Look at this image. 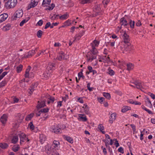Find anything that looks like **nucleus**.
Instances as JSON below:
<instances>
[{
    "label": "nucleus",
    "instance_id": "obj_64",
    "mask_svg": "<svg viewBox=\"0 0 155 155\" xmlns=\"http://www.w3.org/2000/svg\"><path fill=\"white\" fill-rule=\"evenodd\" d=\"M114 72L112 70H110L109 71V74L111 75L114 74Z\"/></svg>",
    "mask_w": 155,
    "mask_h": 155
},
{
    "label": "nucleus",
    "instance_id": "obj_5",
    "mask_svg": "<svg viewBox=\"0 0 155 155\" xmlns=\"http://www.w3.org/2000/svg\"><path fill=\"white\" fill-rule=\"evenodd\" d=\"M23 15V11L21 9L18 10L15 12L14 18H19L22 17Z\"/></svg>",
    "mask_w": 155,
    "mask_h": 155
},
{
    "label": "nucleus",
    "instance_id": "obj_61",
    "mask_svg": "<svg viewBox=\"0 0 155 155\" xmlns=\"http://www.w3.org/2000/svg\"><path fill=\"white\" fill-rule=\"evenodd\" d=\"M133 104H134L136 105H141V103L139 102H138L137 101H134Z\"/></svg>",
    "mask_w": 155,
    "mask_h": 155
},
{
    "label": "nucleus",
    "instance_id": "obj_13",
    "mask_svg": "<svg viewBox=\"0 0 155 155\" xmlns=\"http://www.w3.org/2000/svg\"><path fill=\"white\" fill-rule=\"evenodd\" d=\"M117 114L115 113L112 114L110 117V120H109L110 123L112 124L113 122L116 119V117Z\"/></svg>",
    "mask_w": 155,
    "mask_h": 155
},
{
    "label": "nucleus",
    "instance_id": "obj_59",
    "mask_svg": "<svg viewBox=\"0 0 155 155\" xmlns=\"http://www.w3.org/2000/svg\"><path fill=\"white\" fill-rule=\"evenodd\" d=\"M50 25L51 23L50 22H47L45 25V29L47 28H48L50 27Z\"/></svg>",
    "mask_w": 155,
    "mask_h": 155
},
{
    "label": "nucleus",
    "instance_id": "obj_39",
    "mask_svg": "<svg viewBox=\"0 0 155 155\" xmlns=\"http://www.w3.org/2000/svg\"><path fill=\"white\" fill-rule=\"evenodd\" d=\"M28 126L31 130H33L34 129L35 126L33 124L32 122H31L28 124Z\"/></svg>",
    "mask_w": 155,
    "mask_h": 155
},
{
    "label": "nucleus",
    "instance_id": "obj_58",
    "mask_svg": "<svg viewBox=\"0 0 155 155\" xmlns=\"http://www.w3.org/2000/svg\"><path fill=\"white\" fill-rule=\"evenodd\" d=\"M93 43L95 44V46H97L99 44V42L97 41L96 40H94L93 41Z\"/></svg>",
    "mask_w": 155,
    "mask_h": 155
},
{
    "label": "nucleus",
    "instance_id": "obj_6",
    "mask_svg": "<svg viewBox=\"0 0 155 155\" xmlns=\"http://www.w3.org/2000/svg\"><path fill=\"white\" fill-rule=\"evenodd\" d=\"M52 131L55 134H58L59 133H61V132H60L61 129L58 128L57 126L53 125L51 127Z\"/></svg>",
    "mask_w": 155,
    "mask_h": 155
},
{
    "label": "nucleus",
    "instance_id": "obj_35",
    "mask_svg": "<svg viewBox=\"0 0 155 155\" xmlns=\"http://www.w3.org/2000/svg\"><path fill=\"white\" fill-rule=\"evenodd\" d=\"M45 136L42 134L40 135V141L41 143H43L44 141L45 140Z\"/></svg>",
    "mask_w": 155,
    "mask_h": 155
},
{
    "label": "nucleus",
    "instance_id": "obj_50",
    "mask_svg": "<svg viewBox=\"0 0 155 155\" xmlns=\"http://www.w3.org/2000/svg\"><path fill=\"white\" fill-rule=\"evenodd\" d=\"M91 0H81V3L82 4H84L87 3H90Z\"/></svg>",
    "mask_w": 155,
    "mask_h": 155
},
{
    "label": "nucleus",
    "instance_id": "obj_22",
    "mask_svg": "<svg viewBox=\"0 0 155 155\" xmlns=\"http://www.w3.org/2000/svg\"><path fill=\"white\" fill-rule=\"evenodd\" d=\"M83 33H80L76 35L74 37V40H79L81 37L83 35Z\"/></svg>",
    "mask_w": 155,
    "mask_h": 155
},
{
    "label": "nucleus",
    "instance_id": "obj_57",
    "mask_svg": "<svg viewBox=\"0 0 155 155\" xmlns=\"http://www.w3.org/2000/svg\"><path fill=\"white\" fill-rule=\"evenodd\" d=\"M118 151L122 153H124V150L122 147H120L118 150Z\"/></svg>",
    "mask_w": 155,
    "mask_h": 155
},
{
    "label": "nucleus",
    "instance_id": "obj_63",
    "mask_svg": "<svg viewBox=\"0 0 155 155\" xmlns=\"http://www.w3.org/2000/svg\"><path fill=\"white\" fill-rule=\"evenodd\" d=\"M62 101H60L58 102V105L57 106V107H60L62 105Z\"/></svg>",
    "mask_w": 155,
    "mask_h": 155
},
{
    "label": "nucleus",
    "instance_id": "obj_45",
    "mask_svg": "<svg viewBox=\"0 0 155 155\" xmlns=\"http://www.w3.org/2000/svg\"><path fill=\"white\" fill-rule=\"evenodd\" d=\"M28 19H24L20 23L19 25L20 26H22L24 23L27 22L28 20Z\"/></svg>",
    "mask_w": 155,
    "mask_h": 155
},
{
    "label": "nucleus",
    "instance_id": "obj_18",
    "mask_svg": "<svg viewBox=\"0 0 155 155\" xmlns=\"http://www.w3.org/2000/svg\"><path fill=\"white\" fill-rule=\"evenodd\" d=\"M125 19L124 17H123L120 20V24L122 27V26L125 27L126 25V20Z\"/></svg>",
    "mask_w": 155,
    "mask_h": 155
},
{
    "label": "nucleus",
    "instance_id": "obj_29",
    "mask_svg": "<svg viewBox=\"0 0 155 155\" xmlns=\"http://www.w3.org/2000/svg\"><path fill=\"white\" fill-rule=\"evenodd\" d=\"M3 70L2 69H0V74L2 72ZM7 72H3L1 75H0V81L2 79L3 77L7 74Z\"/></svg>",
    "mask_w": 155,
    "mask_h": 155
},
{
    "label": "nucleus",
    "instance_id": "obj_10",
    "mask_svg": "<svg viewBox=\"0 0 155 155\" xmlns=\"http://www.w3.org/2000/svg\"><path fill=\"white\" fill-rule=\"evenodd\" d=\"M37 48H36L35 50H32L30 51L28 53V54L25 56V58H28L31 57L33 55L35 52V51L37 50Z\"/></svg>",
    "mask_w": 155,
    "mask_h": 155
},
{
    "label": "nucleus",
    "instance_id": "obj_37",
    "mask_svg": "<svg viewBox=\"0 0 155 155\" xmlns=\"http://www.w3.org/2000/svg\"><path fill=\"white\" fill-rule=\"evenodd\" d=\"M141 107L143 109L147 111L149 114H152V111L149 109H147L144 105H142Z\"/></svg>",
    "mask_w": 155,
    "mask_h": 155
},
{
    "label": "nucleus",
    "instance_id": "obj_49",
    "mask_svg": "<svg viewBox=\"0 0 155 155\" xmlns=\"http://www.w3.org/2000/svg\"><path fill=\"white\" fill-rule=\"evenodd\" d=\"M50 95H49V94H47L45 96H44L43 97L42 100H44L45 101H46V100L45 99H47V100H48V98L49 97H50Z\"/></svg>",
    "mask_w": 155,
    "mask_h": 155
},
{
    "label": "nucleus",
    "instance_id": "obj_60",
    "mask_svg": "<svg viewBox=\"0 0 155 155\" xmlns=\"http://www.w3.org/2000/svg\"><path fill=\"white\" fill-rule=\"evenodd\" d=\"M121 111L123 113H125L126 112V106H124L122 107Z\"/></svg>",
    "mask_w": 155,
    "mask_h": 155
},
{
    "label": "nucleus",
    "instance_id": "obj_43",
    "mask_svg": "<svg viewBox=\"0 0 155 155\" xmlns=\"http://www.w3.org/2000/svg\"><path fill=\"white\" fill-rule=\"evenodd\" d=\"M55 7V5L53 3H52L51 5V6H48V8H46V10H52Z\"/></svg>",
    "mask_w": 155,
    "mask_h": 155
},
{
    "label": "nucleus",
    "instance_id": "obj_2",
    "mask_svg": "<svg viewBox=\"0 0 155 155\" xmlns=\"http://www.w3.org/2000/svg\"><path fill=\"white\" fill-rule=\"evenodd\" d=\"M130 41L129 36L127 35V51L132 53L134 50V47L131 45Z\"/></svg>",
    "mask_w": 155,
    "mask_h": 155
},
{
    "label": "nucleus",
    "instance_id": "obj_44",
    "mask_svg": "<svg viewBox=\"0 0 155 155\" xmlns=\"http://www.w3.org/2000/svg\"><path fill=\"white\" fill-rule=\"evenodd\" d=\"M7 82L5 80L2 81L0 83V88L2 87L5 85L6 84Z\"/></svg>",
    "mask_w": 155,
    "mask_h": 155
},
{
    "label": "nucleus",
    "instance_id": "obj_41",
    "mask_svg": "<svg viewBox=\"0 0 155 155\" xmlns=\"http://www.w3.org/2000/svg\"><path fill=\"white\" fill-rule=\"evenodd\" d=\"M43 32L41 30H39L37 32V36L39 38H40L41 37Z\"/></svg>",
    "mask_w": 155,
    "mask_h": 155
},
{
    "label": "nucleus",
    "instance_id": "obj_36",
    "mask_svg": "<svg viewBox=\"0 0 155 155\" xmlns=\"http://www.w3.org/2000/svg\"><path fill=\"white\" fill-rule=\"evenodd\" d=\"M49 109L48 108H45L41 109L39 111V112L46 113L48 111Z\"/></svg>",
    "mask_w": 155,
    "mask_h": 155
},
{
    "label": "nucleus",
    "instance_id": "obj_8",
    "mask_svg": "<svg viewBox=\"0 0 155 155\" xmlns=\"http://www.w3.org/2000/svg\"><path fill=\"white\" fill-rule=\"evenodd\" d=\"M20 138V143L21 144L22 142H24L26 140V136L24 133H21L19 135Z\"/></svg>",
    "mask_w": 155,
    "mask_h": 155
},
{
    "label": "nucleus",
    "instance_id": "obj_1",
    "mask_svg": "<svg viewBox=\"0 0 155 155\" xmlns=\"http://www.w3.org/2000/svg\"><path fill=\"white\" fill-rule=\"evenodd\" d=\"M17 0H8L5 2V7L7 9L14 8L17 5Z\"/></svg>",
    "mask_w": 155,
    "mask_h": 155
},
{
    "label": "nucleus",
    "instance_id": "obj_15",
    "mask_svg": "<svg viewBox=\"0 0 155 155\" xmlns=\"http://www.w3.org/2000/svg\"><path fill=\"white\" fill-rule=\"evenodd\" d=\"M51 0H43L42 5V6L43 7L48 6L50 3Z\"/></svg>",
    "mask_w": 155,
    "mask_h": 155
},
{
    "label": "nucleus",
    "instance_id": "obj_11",
    "mask_svg": "<svg viewBox=\"0 0 155 155\" xmlns=\"http://www.w3.org/2000/svg\"><path fill=\"white\" fill-rule=\"evenodd\" d=\"M7 14L4 13L0 15V22H2L4 21L8 17Z\"/></svg>",
    "mask_w": 155,
    "mask_h": 155
},
{
    "label": "nucleus",
    "instance_id": "obj_3",
    "mask_svg": "<svg viewBox=\"0 0 155 155\" xmlns=\"http://www.w3.org/2000/svg\"><path fill=\"white\" fill-rule=\"evenodd\" d=\"M55 69V64L54 63L50 62L48 63L46 68V72H47V74L50 75L51 74L53 70Z\"/></svg>",
    "mask_w": 155,
    "mask_h": 155
},
{
    "label": "nucleus",
    "instance_id": "obj_51",
    "mask_svg": "<svg viewBox=\"0 0 155 155\" xmlns=\"http://www.w3.org/2000/svg\"><path fill=\"white\" fill-rule=\"evenodd\" d=\"M45 52H46V53H47V54L49 53V51H47L46 50H42L41 51V53L38 54V56H39L40 54H44V53H45Z\"/></svg>",
    "mask_w": 155,
    "mask_h": 155
},
{
    "label": "nucleus",
    "instance_id": "obj_21",
    "mask_svg": "<svg viewBox=\"0 0 155 155\" xmlns=\"http://www.w3.org/2000/svg\"><path fill=\"white\" fill-rule=\"evenodd\" d=\"M46 101L42 100V101L37 105L38 108H41L45 106V102Z\"/></svg>",
    "mask_w": 155,
    "mask_h": 155
},
{
    "label": "nucleus",
    "instance_id": "obj_4",
    "mask_svg": "<svg viewBox=\"0 0 155 155\" xmlns=\"http://www.w3.org/2000/svg\"><path fill=\"white\" fill-rule=\"evenodd\" d=\"M134 67V65L131 63H129L127 64V70L128 71L129 73L130 74V75L128 74V75L129 77L131 76V74H130V71L132 70Z\"/></svg>",
    "mask_w": 155,
    "mask_h": 155
},
{
    "label": "nucleus",
    "instance_id": "obj_30",
    "mask_svg": "<svg viewBox=\"0 0 155 155\" xmlns=\"http://www.w3.org/2000/svg\"><path fill=\"white\" fill-rule=\"evenodd\" d=\"M98 128L100 129V131L102 133L104 134L105 133V132L104 131H103V130H104V127L101 124H99L98 126Z\"/></svg>",
    "mask_w": 155,
    "mask_h": 155
},
{
    "label": "nucleus",
    "instance_id": "obj_32",
    "mask_svg": "<svg viewBox=\"0 0 155 155\" xmlns=\"http://www.w3.org/2000/svg\"><path fill=\"white\" fill-rule=\"evenodd\" d=\"M54 101V97H51L50 96L48 98V100H47V103L48 104H49L51 102L52 103H53Z\"/></svg>",
    "mask_w": 155,
    "mask_h": 155
},
{
    "label": "nucleus",
    "instance_id": "obj_7",
    "mask_svg": "<svg viewBox=\"0 0 155 155\" xmlns=\"http://www.w3.org/2000/svg\"><path fill=\"white\" fill-rule=\"evenodd\" d=\"M38 0H31V2L28 6V7L29 6L28 8H34L36 6L38 5Z\"/></svg>",
    "mask_w": 155,
    "mask_h": 155
},
{
    "label": "nucleus",
    "instance_id": "obj_12",
    "mask_svg": "<svg viewBox=\"0 0 155 155\" xmlns=\"http://www.w3.org/2000/svg\"><path fill=\"white\" fill-rule=\"evenodd\" d=\"M128 23H127V26L130 25V28L133 29L134 28L135 22L134 21H132L130 19H129L128 20Z\"/></svg>",
    "mask_w": 155,
    "mask_h": 155
},
{
    "label": "nucleus",
    "instance_id": "obj_55",
    "mask_svg": "<svg viewBox=\"0 0 155 155\" xmlns=\"http://www.w3.org/2000/svg\"><path fill=\"white\" fill-rule=\"evenodd\" d=\"M43 23V21L42 20H40L37 23V25H38L41 26L42 25Z\"/></svg>",
    "mask_w": 155,
    "mask_h": 155
},
{
    "label": "nucleus",
    "instance_id": "obj_16",
    "mask_svg": "<svg viewBox=\"0 0 155 155\" xmlns=\"http://www.w3.org/2000/svg\"><path fill=\"white\" fill-rule=\"evenodd\" d=\"M0 120L3 124H5L7 120V115L5 114H3V115L1 117Z\"/></svg>",
    "mask_w": 155,
    "mask_h": 155
},
{
    "label": "nucleus",
    "instance_id": "obj_34",
    "mask_svg": "<svg viewBox=\"0 0 155 155\" xmlns=\"http://www.w3.org/2000/svg\"><path fill=\"white\" fill-rule=\"evenodd\" d=\"M103 95L105 97L108 99H110V94L108 93L104 92Z\"/></svg>",
    "mask_w": 155,
    "mask_h": 155
},
{
    "label": "nucleus",
    "instance_id": "obj_46",
    "mask_svg": "<svg viewBox=\"0 0 155 155\" xmlns=\"http://www.w3.org/2000/svg\"><path fill=\"white\" fill-rule=\"evenodd\" d=\"M53 144L55 145V146H54V147H58L60 144V143L58 141L54 140L53 141Z\"/></svg>",
    "mask_w": 155,
    "mask_h": 155
},
{
    "label": "nucleus",
    "instance_id": "obj_14",
    "mask_svg": "<svg viewBox=\"0 0 155 155\" xmlns=\"http://www.w3.org/2000/svg\"><path fill=\"white\" fill-rule=\"evenodd\" d=\"M146 106L147 107L151 108L152 107V105L151 104V101H150L149 98H147L145 100Z\"/></svg>",
    "mask_w": 155,
    "mask_h": 155
},
{
    "label": "nucleus",
    "instance_id": "obj_52",
    "mask_svg": "<svg viewBox=\"0 0 155 155\" xmlns=\"http://www.w3.org/2000/svg\"><path fill=\"white\" fill-rule=\"evenodd\" d=\"M19 149V147H13V150L15 152H17Z\"/></svg>",
    "mask_w": 155,
    "mask_h": 155
},
{
    "label": "nucleus",
    "instance_id": "obj_31",
    "mask_svg": "<svg viewBox=\"0 0 155 155\" xmlns=\"http://www.w3.org/2000/svg\"><path fill=\"white\" fill-rule=\"evenodd\" d=\"M18 140V137L17 136H14L13 137L12 140V143H16Z\"/></svg>",
    "mask_w": 155,
    "mask_h": 155
},
{
    "label": "nucleus",
    "instance_id": "obj_33",
    "mask_svg": "<svg viewBox=\"0 0 155 155\" xmlns=\"http://www.w3.org/2000/svg\"><path fill=\"white\" fill-rule=\"evenodd\" d=\"M23 67V66L22 65L20 64L17 67V73H19L22 71Z\"/></svg>",
    "mask_w": 155,
    "mask_h": 155
},
{
    "label": "nucleus",
    "instance_id": "obj_54",
    "mask_svg": "<svg viewBox=\"0 0 155 155\" xmlns=\"http://www.w3.org/2000/svg\"><path fill=\"white\" fill-rule=\"evenodd\" d=\"M113 141H115V143H114L115 145L116 146V147H117L119 146V143L118 142V141L116 139H114L113 140Z\"/></svg>",
    "mask_w": 155,
    "mask_h": 155
},
{
    "label": "nucleus",
    "instance_id": "obj_23",
    "mask_svg": "<svg viewBox=\"0 0 155 155\" xmlns=\"http://www.w3.org/2000/svg\"><path fill=\"white\" fill-rule=\"evenodd\" d=\"M64 137L65 140L70 143H72L73 142V139L70 137L67 136H64Z\"/></svg>",
    "mask_w": 155,
    "mask_h": 155
},
{
    "label": "nucleus",
    "instance_id": "obj_62",
    "mask_svg": "<svg viewBox=\"0 0 155 155\" xmlns=\"http://www.w3.org/2000/svg\"><path fill=\"white\" fill-rule=\"evenodd\" d=\"M31 69V67L29 66H28V68H27L25 71V73H28L30 70Z\"/></svg>",
    "mask_w": 155,
    "mask_h": 155
},
{
    "label": "nucleus",
    "instance_id": "obj_25",
    "mask_svg": "<svg viewBox=\"0 0 155 155\" xmlns=\"http://www.w3.org/2000/svg\"><path fill=\"white\" fill-rule=\"evenodd\" d=\"M92 49L91 50V53L93 55H97L98 52L96 49L95 47V46L93 45H92Z\"/></svg>",
    "mask_w": 155,
    "mask_h": 155
},
{
    "label": "nucleus",
    "instance_id": "obj_19",
    "mask_svg": "<svg viewBox=\"0 0 155 155\" xmlns=\"http://www.w3.org/2000/svg\"><path fill=\"white\" fill-rule=\"evenodd\" d=\"M45 151L46 153L50 154L51 152V149L50 146H46L45 148Z\"/></svg>",
    "mask_w": 155,
    "mask_h": 155
},
{
    "label": "nucleus",
    "instance_id": "obj_53",
    "mask_svg": "<svg viewBox=\"0 0 155 155\" xmlns=\"http://www.w3.org/2000/svg\"><path fill=\"white\" fill-rule=\"evenodd\" d=\"M59 17V15H56L55 14H54L52 17V18L53 19L55 20L56 19L58 18H57L58 17Z\"/></svg>",
    "mask_w": 155,
    "mask_h": 155
},
{
    "label": "nucleus",
    "instance_id": "obj_47",
    "mask_svg": "<svg viewBox=\"0 0 155 155\" xmlns=\"http://www.w3.org/2000/svg\"><path fill=\"white\" fill-rule=\"evenodd\" d=\"M90 83H88L87 85V89L90 91H91L94 89V88L93 87H90Z\"/></svg>",
    "mask_w": 155,
    "mask_h": 155
},
{
    "label": "nucleus",
    "instance_id": "obj_17",
    "mask_svg": "<svg viewBox=\"0 0 155 155\" xmlns=\"http://www.w3.org/2000/svg\"><path fill=\"white\" fill-rule=\"evenodd\" d=\"M130 82L134 84L136 86V87L138 88H139L142 87V84L141 83L138 81H134L133 82L130 81Z\"/></svg>",
    "mask_w": 155,
    "mask_h": 155
},
{
    "label": "nucleus",
    "instance_id": "obj_48",
    "mask_svg": "<svg viewBox=\"0 0 155 155\" xmlns=\"http://www.w3.org/2000/svg\"><path fill=\"white\" fill-rule=\"evenodd\" d=\"M91 61H92L93 60L96 59L97 57V55H93L92 53H91Z\"/></svg>",
    "mask_w": 155,
    "mask_h": 155
},
{
    "label": "nucleus",
    "instance_id": "obj_24",
    "mask_svg": "<svg viewBox=\"0 0 155 155\" xmlns=\"http://www.w3.org/2000/svg\"><path fill=\"white\" fill-rule=\"evenodd\" d=\"M11 25L10 24H8L6 25L3 28V30L5 31H6L11 29Z\"/></svg>",
    "mask_w": 155,
    "mask_h": 155
},
{
    "label": "nucleus",
    "instance_id": "obj_38",
    "mask_svg": "<svg viewBox=\"0 0 155 155\" xmlns=\"http://www.w3.org/2000/svg\"><path fill=\"white\" fill-rule=\"evenodd\" d=\"M126 31H124V34L122 35H121V38H122L123 39V40H124L123 42L124 43H126Z\"/></svg>",
    "mask_w": 155,
    "mask_h": 155
},
{
    "label": "nucleus",
    "instance_id": "obj_20",
    "mask_svg": "<svg viewBox=\"0 0 155 155\" xmlns=\"http://www.w3.org/2000/svg\"><path fill=\"white\" fill-rule=\"evenodd\" d=\"M82 108L84 109V111L86 114H89V108L87 105L84 104V106L82 107Z\"/></svg>",
    "mask_w": 155,
    "mask_h": 155
},
{
    "label": "nucleus",
    "instance_id": "obj_27",
    "mask_svg": "<svg viewBox=\"0 0 155 155\" xmlns=\"http://www.w3.org/2000/svg\"><path fill=\"white\" fill-rule=\"evenodd\" d=\"M8 147V145L6 143H0V147L3 149H6Z\"/></svg>",
    "mask_w": 155,
    "mask_h": 155
},
{
    "label": "nucleus",
    "instance_id": "obj_26",
    "mask_svg": "<svg viewBox=\"0 0 155 155\" xmlns=\"http://www.w3.org/2000/svg\"><path fill=\"white\" fill-rule=\"evenodd\" d=\"M78 117L83 121H86L87 120L86 116L84 114H79Z\"/></svg>",
    "mask_w": 155,
    "mask_h": 155
},
{
    "label": "nucleus",
    "instance_id": "obj_28",
    "mask_svg": "<svg viewBox=\"0 0 155 155\" xmlns=\"http://www.w3.org/2000/svg\"><path fill=\"white\" fill-rule=\"evenodd\" d=\"M68 17V14L67 13H66V14L59 16V18L61 20H65L67 19Z\"/></svg>",
    "mask_w": 155,
    "mask_h": 155
},
{
    "label": "nucleus",
    "instance_id": "obj_42",
    "mask_svg": "<svg viewBox=\"0 0 155 155\" xmlns=\"http://www.w3.org/2000/svg\"><path fill=\"white\" fill-rule=\"evenodd\" d=\"M64 23L66 26H70L71 25V20H70L68 19Z\"/></svg>",
    "mask_w": 155,
    "mask_h": 155
},
{
    "label": "nucleus",
    "instance_id": "obj_9",
    "mask_svg": "<svg viewBox=\"0 0 155 155\" xmlns=\"http://www.w3.org/2000/svg\"><path fill=\"white\" fill-rule=\"evenodd\" d=\"M65 54L62 51L57 56L56 59L59 61L64 59Z\"/></svg>",
    "mask_w": 155,
    "mask_h": 155
},
{
    "label": "nucleus",
    "instance_id": "obj_56",
    "mask_svg": "<svg viewBox=\"0 0 155 155\" xmlns=\"http://www.w3.org/2000/svg\"><path fill=\"white\" fill-rule=\"evenodd\" d=\"M78 75L79 78V80L80 79V78L81 77H84V76H83V73L82 71H81L80 72H79L78 74Z\"/></svg>",
    "mask_w": 155,
    "mask_h": 155
},
{
    "label": "nucleus",
    "instance_id": "obj_40",
    "mask_svg": "<svg viewBox=\"0 0 155 155\" xmlns=\"http://www.w3.org/2000/svg\"><path fill=\"white\" fill-rule=\"evenodd\" d=\"M34 115V114L33 113L27 116L26 118V120H30Z\"/></svg>",
    "mask_w": 155,
    "mask_h": 155
}]
</instances>
